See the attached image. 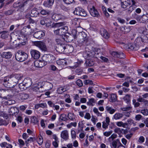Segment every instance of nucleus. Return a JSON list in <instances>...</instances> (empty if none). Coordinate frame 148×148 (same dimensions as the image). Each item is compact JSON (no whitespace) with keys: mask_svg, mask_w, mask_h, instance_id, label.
I'll return each mask as SVG.
<instances>
[{"mask_svg":"<svg viewBox=\"0 0 148 148\" xmlns=\"http://www.w3.org/2000/svg\"><path fill=\"white\" fill-rule=\"evenodd\" d=\"M61 138L64 140H66L68 138L69 135L68 132L66 130L63 131L61 134Z\"/></svg>","mask_w":148,"mask_h":148,"instance_id":"obj_21","label":"nucleus"},{"mask_svg":"<svg viewBox=\"0 0 148 148\" xmlns=\"http://www.w3.org/2000/svg\"><path fill=\"white\" fill-rule=\"evenodd\" d=\"M9 123V122L8 121H6L0 118V126L4 125L6 126Z\"/></svg>","mask_w":148,"mask_h":148,"instance_id":"obj_30","label":"nucleus"},{"mask_svg":"<svg viewBox=\"0 0 148 148\" xmlns=\"http://www.w3.org/2000/svg\"><path fill=\"white\" fill-rule=\"evenodd\" d=\"M42 86L39 84H36L34 85L32 87L33 90L35 92H41L42 90H41Z\"/></svg>","mask_w":148,"mask_h":148,"instance_id":"obj_16","label":"nucleus"},{"mask_svg":"<svg viewBox=\"0 0 148 148\" xmlns=\"http://www.w3.org/2000/svg\"><path fill=\"white\" fill-rule=\"evenodd\" d=\"M32 57L35 59H38L40 56V53L39 51L36 50H32L30 52Z\"/></svg>","mask_w":148,"mask_h":148,"instance_id":"obj_9","label":"nucleus"},{"mask_svg":"<svg viewBox=\"0 0 148 148\" xmlns=\"http://www.w3.org/2000/svg\"><path fill=\"white\" fill-rule=\"evenodd\" d=\"M145 140V138L143 136H140L138 140V142L140 143H143L144 142Z\"/></svg>","mask_w":148,"mask_h":148,"instance_id":"obj_64","label":"nucleus"},{"mask_svg":"<svg viewBox=\"0 0 148 148\" xmlns=\"http://www.w3.org/2000/svg\"><path fill=\"white\" fill-rule=\"evenodd\" d=\"M15 101L14 100L9 99L7 101L5 102V105H11L15 103Z\"/></svg>","mask_w":148,"mask_h":148,"instance_id":"obj_38","label":"nucleus"},{"mask_svg":"<svg viewBox=\"0 0 148 148\" xmlns=\"http://www.w3.org/2000/svg\"><path fill=\"white\" fill-rule=\"evenodd\" d=\"M42 59H44L45 60L47 63H51L55 59V57L53 55L51 54L45 55L42 58Z\"/></svg>","mask_w":148,"mask_h":148,"instance_id":"obj_6","label":"nucleus"},{"mask_svg":"<svg viewBox=\"0 0 148 148\" xmlns=\"http://www.w3.org/2000/svg\"><path fill=\"white\" fill-rule=\"evenodd\" d=\"M56 25H58L59 28L54 31V33L59 35H63L67 32L68 28L66 26L64 25L65 23L64 22L57 23Z\"/></svg>","mask_w":148,"mask_h":148,"instance_id":"obj_2","label":"nucleus"},{"mask_svg":"<svg viewBox=\"0 0 148 148\" xmlns=\"http://www.w3.org/2000/svg\"><path fill=\"white\" fill-rule=\"evenodd\" d=\"M76 84L79 86H82L83 85L82 82L80 79H78L76 82Z\"/></svg>","mask_w":148,"mask_h":148,"instance_id":"obj_55","label":"nucleus"},{"mask_svg":"<svg viewBox=\"0 0 148 148\" xmlns=\"http://www.w3.org/2000/svg\"><path fill=\"white\" fill-rule=\"evenodd\" d=\"M45 35V33L42 31L36 32L34 33L33 36L37 39H39L41 38Z\"/></svg>","mask_w":148,"mask_h":148,"instance_id":"obj_11","label":"nucleus"},{"mask_svg":"<svg viewBox=\"0 0 148 148\" xmlns=\"http://www.w3.org/2000/svg\"><path fill=\"white\" fill-rule=\"evenodd\" d=\"M28 0H21L19 2L14 3L13 6L14 8H21L27 3Z\"/></svg>","mask_w":148,"mask_h":148,"instance_id":"obj_7","label":"nucleus"},{"mask_svg":"<svg viewBox=\"0 0 148 148\" xmlns=\"http://www.w3.org/2000/svg\"><path fill=\"white\" fill-rule=\"evenodd\" d=\"M123 115L120 113H116L113 116L114 118L115 119H119L122 118Z\"/></svg>","mask_w":148,"mask_h":148,"instance_id":"obj_32","label":"nucleus"},{"mask_svg":"<svg viewBox=\"0 0 148 148\" xmlns=\"http://www.w3.org/2000/svg\"><path fill=\"white\" fill-rule=\"evenodd\" d=\"M63 1L65 3L69 4L72 3L74 1V0H63Z\"/></svg>","mask_w":148,"mask_h":148,"instance_id":"obj_62","label":"nucleus"},{"mask_svg":"<svg viewBox=\"0 0 148 148\" xmlns=\"http://www.w3.org/2000/svg\"><path fill=\"white\" fill-rule=\"evenodd\" d=\"M62 36L61 38L63 42L64 41L66 42H69V40L68 39V38H69L68 36L65 35V34Z\"/></svg>","mask_w":148,"mask_h":148,"instance_id":"obj_47","label":"nucleus"},{"mask_svg":"<svg viewBox=\"0 0 148 148\" xmlns=\"http://www.w3.org/2000/svg\"><path fill=\"white\" fill-rule=\"evenodd\" d=\"M86 66H91L94 64V62L93 61L89 60H87L86 62Z\"/></svg>","mask_w":148,"mask_h":148,"instance_id":"obj_45","label":"nucleus"},{"mask_svg":"<svg viewBox=\"0 0 148 148\" xmlns=\"http://www.w3.org/2000/svg\"><path fill=\"white\" fill-rule=\"evenodd\" d=\"M28 58V55L25 53L22 50H19L16 53L15 58L18 61L23 62Z\"/></svg>","mask_w":148,"mask_h":148,"instance_id":"obj_3","label":"nucleus"},{"mask_svg":"<svg viewBox=\"0 0 148 148\" xmlns=\"http://www.w3.org/2000/svg\"><path fill=\"white\" fill-rule=\"evenodd\" d=\"M141 113L145 115H148V110L147 109H144L142 110L140 112Z\"/></svg>","mask_w":148,"mask_h":148,"instance_id":"obj_56","label":"nucleus"},{"mask_svg":"<svg viewBox=\"0 0 148 148\" xmlns=\"http://www.w3.org/2000/svg\"><path fill=\"white\" fill-rule=\"evenodd\" d=\"M84 56L85 57L88 58V57H92L94 56L90 52H85L84 53Z\"/></svg>","mask_w":148,"mask_h":148,"instance_id":"obj_43","label":"nucleus"},{"mask_svg":"<svg viewBox=\"0 0 148 148\" xmlns=\"http://www.w3.org/2000/svg\"><path fill=\"white\" fill-rule=\"evenodd\" d=\"M117 144H121L119 141V140L118 139H117L115 140H114L112 143V145L114 148H116L117 147Z\"/></svg>","mask_w":148,"mask_h":148,"instance_id":"obj_35","label":"nucleus"},{"mask_svg":"<svg viewBox=\"0 0 148 148\" xmlns=\"http://www.w3.org/2000/svg\"><path fill=\"white\" fill-rule=\"evenodd\" d=\"M112 56L114 57H117L121 59L124 58L125 56L123 53L113 51L111 53Z\"/></svg>","mask_w":148,"mask_h":148,"instance_id":"obj_13","label":"nucleus"},{"mask_svg":"<svg viewBox=\"0 0 148 148\" xmlns=\"http://www.w3.org/2000/svg\"><path fill=\"white\" fill-rule=\"evenodd\" d=\"M47 104L44 103H38L35 105V108L36 109H38L40 107L42 108H44L46 107Z\"/></svg>","mask_w":148,"mask_h":148,"instance_id":"obj_28","label":"nucleus"},{"mask_svg":"<svg viewBox=\"0 0 148 148\" xmlns=\"http://www.w3.org/2000/svg\"><path fill=\"white\" fill-rule=\"evenodd\" d=\"M56 62L57 64H58V63H60V64H61L62 65L66 64V62L65 60L64 59H61L58 60Z\"/></svg>","mask_w":148,"mask_h":148,"instance_id":"obj_49","label":"nucleus"},{"mask_svg":"<svg viewBox=\"0 0 148 148\" xmlns=\"http://www.w3.org/2000/svg\"><path fill=\"white\" fill-rule=\"evenodd\" d=\"M81 11H79V14L77 15L80 16H82L85 17L87 16L86 12L82 8H81Z\"/></svg>","mask_w":148,"mask_h":148,"instance_id":"obj_33","label":"nucleus"},{"mask_svg":"<svg viewBox=\"0 0 148 148\" xmlns=\"http://www.w3.org/2000/svg\"><path fill=\"white\" fill-rule=\"evenodd\" d=\"M3 58H5L6 59L10 58L12 56V54L11 52H4L2 54Z\"/></svg>","mask_w":148,"mask_h":148,"instance_id":"obj_23","label":"nucleus"},{"mask_svg":"<svg viewBox=\"0 0 148 148\" xmlns=\"http://www.w3.org/2000/svg\"><path fill=\"white\" fill-rule=\"evenodd\" d=\"M137 40L141 41L143 43L147 42L148 41V38L147 36L144 35L141 37H138L137 38Z\"/></svg>","mask_w":148,"mask_h":148,"instance_id":"obj_17","label":"nucleus"},{"mask_svg":"<svg viewBox=\"0 0 148 148\" xmlns=\"http://www.w3.org/2000/svg\"><path fill=\"white\" fill-rule=\"evenodd\" d=\"M71 34H70V36H68L69 38H68V39L69 40V42L72 41L73 38H74V35L73 33V31L71 32Z\"/></svg>","mask_w":148,"mask_h":148,"instance_id":"obj_52","label":"nucleus"},{"mask_svg":"<svg viewBox=\"0 0 148 148\" xmlns=\"http://www.w3.org/2000/svg\"><path fill=\"white\" fill-rule=\"evenodd\" d=\"M55 24L52 23V22L50 21L48 23L46 22V25L47 27H53L55 26Z\"/></svg>","mask_w":148,"mask_h":148,"instance_id":"obj_44","label":"nucleus"},{"mask_svg":"<svg viewBox=\"0 0 148 148\" xmlns=\"http://www.w3.org/2000/svg\"><path fill=\"white\" fill-rule=\"evenodd\" d=\"M53 5L52 3H51L50 2L48 1H45L43 3V5L46 7L49 8Z\"/></svg>","mask_w":148,"mask_h":148,"instance_id":"obj_42","label":"nucleus"},{"mask_svg":"<svg viewBox=\"0 0 148 148\" xmlns=\"http://www.w3.org/2000/svg\"><path fill=\"white\" fill-rule=\"evenodd\" d=\"M120 29L124 34H127L131 30L130 27L126 26L121 27Z\"/></svg>","mask_w":148,"mask_h":148,"instance_id":"obj_24","label":"nucleus"},{"mask_svg":"<svg viewBox=\"0 0 148 148\" xmlns=\"http://www.w3.org/2000/svg\"><path fill=\"white\" fill-rule=\"evenodd\" d=\"M89 12L91 15L94 17H98L99 16L98 12L94 6L90 8Z\"/></svg>","mask_w":148,"mask_h":148,"instance_id":"obj_10","label":"nucleus"},{"mask_svg":"<svg viewBox=\"0 0 148 148\" xmlns=\"http://www.w3.org/2000/svg\"><path fill=\"white\" fill-rule=\"evenodd\" d=\"M66 90V88L62 87H60L58 88L57 91L58 94H61Z\"/></svg>","mask_w":148,"mask_h":148,"instance_id":"obj_34","label":"nucleus"},{"mask_svg":"<svg viewBox=\"0 0 148 148\" xmlns=\"http://www.w3.org/2000/svg\"><path fill=\"white\" fill-rule=\"evenodd\" d=\"M12 77H5L3 80L2 83L4 86L8 88H12L18 83L17 80Z\"/></svg>","mask_w":148,"mask_h":148,"instance_id":"obj_1","label":"nucleus"},{"mask_svg":"<svg viewBox=\"0 0 148 148\" xmlns=\"http://www.w3.org/2000/svg\"><path fill=\"white\" fill-rule=\"evenodd\" d=\"M23 77V75L21 74H16L14 75V77H12L13 78H15L16 80L17 83H18V81L21 80Z\"/></svg>","mask_w":148,"mask_h":148,"instance_id":"obj_29","label":"nucleus"},{"mask_svg":"<svg viewBox=\"0 0 148 148\" xmlns=\"http://www.w3.org/2000/svg\"><path fill=\"white\" fill-rule=\"evenodd\" d=\"M116 125L119 127L123 126L124 127L125 126V125H127V123H123L122 121L118 122L116 123Z\"/></svg>","mask_w":148,"mask_h":148,"instance_id":"obj_54","label":"nucleus"},{"mask_svg":"<svg viewBox=\"0 0 148 148\" xmlns=\"http://www.w3.org/2000/svg\"><path fill=\"white\" fill-rule=\"evenodd\" d=\"M66 45H59L56 46V50L59 53H65Z\"/></svg>","mask_w":148,"mask_h":148,"instance_id":"obj_12","label":"nucleus"},{"mask_svg":"<svg viewBox=\"0 0 148 148\" xmlns=\"http://www.w3.org/2000/svg\"><path fill=\"white\" fill-rule=\"evenodd\" d=\"M82 70L80 69H77L75 70V72L77 74L79 75L82 73Z\"/></svg>","mask_w":148,"mask_h":148,"instance_id":"obj_61","label":"nucleus"},{"mask_svg":"<svg viewBox=\"0 0 148 148\" xmlns=\"http://www.w3.org/2000/svg\"><path fill=\"white\" fill-rule=\"evenodd\" d=\"M84 83L85 84L87 85L90 84L92 85L93 84V82L92 80H86L84 82Z\"/></svg>","mask_w":148,"mask_h":148,"instance_id":"obj_58","label":"nucleus"},{"mask_svg":"<svg viewBox=\"0 0 148 148\" xmlns=\"http://www.w3.org/2000/svg\"><path fill=\"white\" fill-rule=\"evenodd\" d=\"M42 60H39L38 61H36L34 62V65L38 68H41L45 66L46 64V63L45 62L44 59H42Z\"/></svg>","mask_w":148,"mask_h":148,"instance_id":"obj_8","label":"nucleus"},{"mask_svg":"<svg viewBox=\"0 0 148 148\" xmlns=\"http://www.w3.org/2000/svg\"><path fill=\"white\" fill-rule=\"evenodd\" d=\"M100 33L102 36L106 39H108L109 38V34L105 29H101Z\"/></svg>","mask_w":148,"mask_h":148,"instance_id":"obj_18","label":"nucleus"},{"mask_svg":"<svg viewBox=\"0 0 148 148\" xmlns=\"http://www.w3.org/2000/svg\"><path fill=\"white\" fill-rule=\"evenodd\" d=\"M36 140V138L35 137L33 138L30 137L27 140L25 141V143L26 144V146H27L28 144L31 142H33Z\"/></svg>","mask_w":148,"mask_h":148,"instance_id":"obj_36","label":"nucleus"},{"mask_svg":"<svg viewBox=\"0 0 148 148\" xmlns=\"http://www.w3.org/2000/svg\"><path fill=\"white\" fill-rule=\"evenodd\" d=\"M29 97V95L25 93L22 94L21 97L22 100H25L27 99Z\"/></svg>","mask_w":148,"mask_h":148,"instance_id":"obj_51","label":"nucleus"},{"mask_svg":"<svg viewBox=\"0 0 148 148\" xmlns=\"http://www.w3.org/2000/svg\"><path fill=\"white\" fill-rule=\"evenodd\" d=\"M117 99L116 95L115 94H112L111 95L110 101L112 102H115L116 101Z\"/></svg>","mask_w":148,"mask_h":148,"instance_id":"obj_39","label":"nucleus"},{"mask_svg":"<svg viewBox=\"0 0 148 148\" xmlns=\"http://www.w3.org/2000/svg\"><path fill=\"white\" fill-rule=\"evenodd\" d=\"M121 3V6L123 8H126L127 6L130 5L129 2L126 1V0H120Z\"/></svg>","mask_w":148,"mask_h":148,"instance_id":"obj_25","label":"nucleus"},{"mask_svg":"<svg viewBox=\"0 0 148 148\" xmlns=\"http://www.w3.org/2000/svg\"><path fill=\"white\" fill-rule=\"evenodd\" d=\"M60 119L61 121H65L67 119L66 116L65 114H62L60 115Z\"/></svg>","mask_w":148,"mask_h":148,"instance_id":"obj_48","label":"nucleus"},{"mask_svg":"<svg viewBox=\"0 0 148 148\" xmlns=\"http://www.w3.org/2000/svg\"><path fill=\"white\" fill-rule=\"evenodd\" d=\"M27 88L30 86L32 84L31 79L28 78L25 79L23 82Z\"/></svg>","mask_w":148,"mask_h":148,"instance_id":"obj_14","label":"nucleus"},{"mask_svg":"<svg viewBox=\"0 0 148 148\" xmlns=\"http://www.w3.org/2000/svg\"><path fill=\"white\" fill-rule=\"evenodd\" d=\"M123 99L127 103H129L131 101V95L129 94H127L123 97Z\"/></svg>","mask_w":148,"mask_h":148,"instance_id":"obj_31","label":"nucleus"},{"mask_svg":"<svg viewBox=\"0 0 148 148\" xmlns=\"http://www.w3.org/2000/svg\"><path fill=\"white\" fill-rule=\"evenodd\" d=\"M106 110L108 112L111 114H113L116 111V110L108 106H107L106 107Z\"/></svg>","mask_w":148,"mask_h":148,"instance_id":"obj_27","label":"nucleus"},{"mask_svg":"<svg viewBox=\"0 0 148 148\" xmlns=\"http://www.w3.org/2000/svg\"><path fill=\"white\" fill-rule=\"evenodd\" d=\"M50 11L49 10H42L40 12V14L43 15H48L50 14Z\"/></svg>","mask_w":148,"mask_h":148,"instance_id":"obj_37","label":"nucleus"},{"mask_svg":"<svg viewBox=\"0 0 148 148\" xmlns=\"http://www.w3.org/2000/svg\"><path fill=\"white\" fill-rule=\"evenodd\" d=\"M56 41L58 44V45H59L62 44V42H63V41L62 40L61 38H60L56 39Z\"/></svg>","mask_w":148,"mask_h":148,"instance_id":"obj_60","label":"nucleus"},{"mask_svg":"<svg viewBox=\"0 0 148 148\" xmlns=\"http://www.w3.org/2000/svg\"><path fill=\"white\" fill-rule=\"evenodd\" d=\"M68 117L70 119L73 120L74 118V115L73 113H69L68 114Z\"/></svg>","mask_w":148,"mask_h":148,"instance_id":"obj_59","label":"nucleus"},{"mask_svg":"<svg viewBox=\"0 0 148 148\" xmlns=\"http://www.w3.org/2000/svg\"><path fill=\"white\" fill-rule=\"evenodd\" d=\"M86 34L84 32H79L78 34L75 35V40L76 39L79 43H82L86 40Z\"/></svg>","mask_w":148,"mask_h":148,"instance_id":"obj_4","label":"nucleus"},{"mask_svg":"<svg viewBox=\"0 0 148 148\" xmlns=\"http://www.w3.org/2000/svg\"><path fill=\"white\" fill-rule=\"evenodd\" d=\"M132 107L130 106H127L125 107H123L121 108V110L123 111H127L131 110Z\"/></svg>","mask_w":148,"mask_h":148,"instance_id":"obj_53","label":"nucleus"},{"mask_svg":"<svg viewBox=\"0 0 148 148\" xmlns=\"http://www.w3.org/2000/svg\"><path fill=\"white\" fill-rule=\"evenodd\" d=\"M0 34H1V38L3 39L8 38L9 36V33L7 31H3L0 32Z\"/></svg>","mask_w":148,"mask_h":148,"instance_id":"obj_20","label":"nucleus"},{"mask_svg":"<svg viewBox=\"0 0 148 148\" xmlns=\"http://www.w3.org/2000/svg\"><path fill=\"white\" fill-rule=\"evenodd\" d=\"M51 18L54 20L57 21L61 18V16L60 14H54L52 15Z\"/></svg>","mask_w":148,"mask_h":148,"instance_id":"obj_26","label":"nucleus"},{"mask_svg":"<svg viewBox=\"0 0 148 148\" xmlns=\"http://www.w3.org/2000/svg\"><path fill=\"white\" fill-rule=\"evenodd\" d=\"M81 8L78 7L76 8L75 10V14L78 15L79 14V11H81Z\"/></svg>","mask_w":148,"mask_h":148,"instance_id":"obj_50","label":"nucleus"},{"mask_svg":"<svg viewBox=\"0 0 148 148\" xmlns=\"http://www.w3.org/2000/svg\"><path fill=\"white\" fill-rule=\"evenodd\" d=\"M31 122L34 124H36L38 122V119L36 117L32 116L31 118Z\"/></svg>","mask_w":148,"mask_h":148,"instance_id":"obj_41","label":"nucleus"},{"mask_svg":"<svg viewBox=\"0 0 148 148\" xmlns=\"http://www.w3.org/2000/svg\"><path fill=\"white\" fill-rule=\"evenodd\" d=\"M37 142L39 145L42 144L43 142V139L42 137L41 136L38 137L37 140Z\"/></svg>","mask_w":148,"mask_h":148,"instance_id":"obj_57","label":"nucleus"},{"mask_svg":"<svg viewBox=\"0 0 148 148\" xmlns=\"http://www.w3.org/2000/svg\"><path fill=\"white\" fill-rule=\"evenodd\" d=\"M34 44L35 46L38 47L42 51H46L47 50V47L45 43L42 41H35Z\"/></svg>","mask_w":148,"mask_h":148,"instance_id":"obj_5","label":"nucleus"},{"mask_svg":"<svg viewBox=\"0 0 148 148\" xmlns=\"http://www.w3.org/2000/svg\"><path fill=\"white\" fill-rule=\"evenodd\" d=\"M74 50L73 46L70 45H66L65 53H68L72 52Z\"/></svg>","mask_w":148,"mask_h":148,"instance_id":"obj_15","label":"nucleus"},{"mask_svg":"<svg viewBox=\"0 0 148 148\" xmlns=\"http://www.w3.org/2000/svg\"><path fill=\"white\" fill-rule=\"evenodd\" d=\"M142 18V23H145L147 22H148V13H146V14H143L141 16Z\"/></svg>","mask_w":148,"mask_h":148,"instance_id":"obj_22","label":"nucleus"},{"mask_svg":"<svg viewBox=\"0 0 148 148\" xmlns=\"http://www.w3.org/2000/svg\"><path fill=\"white\" fill-rule=\"evenodd\" d=\"M39 14L37 10V8H35L32 10L30 16L32 17H37Z\"/></svg>","mask_w":148,"mask_h":148,"instance_id":"obj_19","label":"nucleus"},{"mask_svg":"<svg viewBox=\"0 0 148 148\" xmlns=\"http://www.w3.org/2000/svg\"><path fill=\"white\" fill-rule=\"evenodd\" d=\"M47 18L44 17L41 18L40 19V23L41 25H44L46 24V21H47Z\"/></svg>","mask_w":148,"mask_h":148,"instance_id":"obj_46","label":"nucleus"},{"mask_svg":"<svg viewBox=\"0 0 148 148\" xmlns=\"http://www.w3.org/2000/svg\"><path fill=\"white\" fill-rule=\"evenodd\" d=\"M94 99L93 98H91L89 100V101L87 102V103L88 105H90L92 104V103H94Z\"/></svg>","mask_w":148,"mask_h":148,"instance_id":"obj_63","label":"nucleus"},{"mask_svg":"<svg viewBox=\"0 0 148 148\" xmlns=\"http://www.w3.org/2000/svg\"><path fill=\"white\" fill-rule=\"evenodd\" d=\"M19 87L21 90H23L27 89L26 87L24 85V84L23 82L22 83L19 84Z\"/></svg>","mask_w":148,"mask_h":148,"instance_id":"obj_40","label":"nucleus"}]
</instances>
